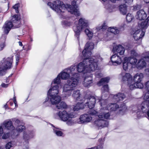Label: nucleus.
Listing matches in <instances>:
<instances>
[{
    "label": "nucleus",
    "mask_w": 149,
    "mask_h": 149,
    "mask_svg": "<svg viewBox=\"0 0 149 149\" xmlns=\"http://www.w3.org/2000/svg\"><path fill=\"white\" fill-rule=\"evenodd\" d=\"M94 44L92 42H87L85 45L84 49L82 52L85 59L82 62L79 63L76 67L77 71L79 72H83L85 74L91 73L98 68V62L101 61L102 59L98 54L95 57V59L90 57L91 52V50L94 48Z\"/></svg>",
    "instance_id": "1"
},
{
    "label": "nucleus",
    "mask_w": 149,
    "mask_h": 149,
    "mask_svg": "<svg viewBox=\"0 0 149 149\" xmlns=\"http://www.w3.org/2000/svg\"><path fill=\"white\" fill-rule=\"evenodd\" d=\"M76 68L75 65L72 66L69 68L65 69L58 74H60L61 78L63 80L68 79L71 76L63 86L62 95L64 98H67L71 96L72 91L78 84L79 80L76 77L78 74L77 72Z\"/></svg>",
    "instance_id": "2"
},
{
    "label": "nucleus",
    "mask_w": 149,
    "mask_h": 149,
    "mask_svg": "<svg viewBox=\"0 0 149 149\" xmlns=\"http://www.w3.org/2000/svg\"><path fill=\"white\" fill-rule=\"evenodd\" d=\"M82 0H74L72 2V5L64 4L63 2L59 0H56L53 3L48 2L47 5L59 14L60 17L63 19L66 18L65 12L67 10L77 16L80 15L78 6L76 4L79 3Z\"/></svg>",
    "instance_id": "3"
},
{
    "label": "nucleus",
    "mask_w": 149,
    "mask_h": 149,
    "mask_svg": "<svg viewBox=\"0 0 149 149\" xmlns=\"http://www.w3.org/2000/svg\"><path fill=\"white\" fill-rule=\"evenodd\" d=\"M99 101H100V112H101L98 115L99 118L104 117L109 119L110 116V111H115L118 108L120 109V111L123 113L127 110L126 106L124 104L121 105L119 107L118 105L116 104H108L107 100L104 98L103 100Z\"/></svg>",
    "instance_id": "4"
},
{
    "label": "nucleus",
    "mask_w": 149,
    "mask_h": 149,
    "mask_svg": "<svg viewBox=\"0 0 149 149\" xmlns=\"http://www.w3.org/2000/svg\"><path fill=\"white\" fill-rule=\"evenodd\" d=\"M144 101L139 106H134L132 107L133 112L136 113L138 119L143 117L144 114L146 117L149 119V93H146L143 98Z\"/></svg>",
    "instance_id": "5"
},
{
    "label": "nucleus",
    "mask_w": 149,
    "mask_h": 149,
    "mask_svg": "<svg viewBox=\"0 0 149 149\" xmlns=\"http://www.w3.org/2000/svg\"><path fill=\"white\" fill-rule=\"evenodd\" d=\"M88 25V21L85 18L81 17L79 19L77 25L73 27L75 36L77 38L78 40H79V36L81 31L85 29L84 32L89 38L90 39L92 37L93 33L88 29H86Z\"/></svg>",
    "instance_id": "6"
},
{
    "label": "nucleus",
    "mask_w": 149,
    "mask_h": 149,
    "mask_svg": "<svg viewBox=\"0 0 149 149\" xmlns=\"http://www.w3.org/2000/svg\"><path fill=\"white\" fill-rule=\"evenodd\" d=\"M109 88L108 85H104L102 88V96L101 97H95L94 96H90L88 98L84 99V106L88 107L90 109L94 107L95 101L98 100L99 102V104H100L101 100L104 99V97H107V95L108 94Z\"/></svg>",
    "instance_id": "7"
},
{
    "label": "nucleus",
    "mask_w": 149,
    "mask_h": 149,
    "mask_svg": "<svg viewBox=\"0 0 149 149\" xmlns=\"http://www.w3.org/2000/svg\"><path fill=\"white\" fill-rule=\"evenodd\" d=\"M20 19L19 15H15L13 16L11 20L12 22L6 21L2 28L4 33L7 34L12 28L19 27Z\"/></svg>",
    "instance_id": "8"
},
{
    "label": "nucleus",
    "mask_w": 149,
    "mask_h": 149,
    "mask_svg": "<svg viewBox=\"0 0 149 149\" xmlns=\"http://www.w3.org/2000/svg\"><path fill=\"white\" fill-rule=\"evenodd\" d=\"M54 116L56 118H59L61 120L66 122V124L68 125H72L74 123L72 119L74 117V115L71 113H68L65 111H59L55 114Z\"/></svg>",
    "instance_id": "9"
},
{
    "label": "nucleus",
    "mask_w": 149,
    "mask_h": 149,
    "mask_svg": "<svg viewBox=\"0 0 149 149\" xmlns=\"http://www.w3.org/2000/svg\"><path fill=\"white\" fill-rule=\"evenodd\" d=\"M143 78V75L142 73H137L133 77V81L129 85V88L131 90L136 88H142L143 85L142 81Z\"/></svg>",
    "instance_id": "10"
},
{
    "label": "nucleus",
    "mask_w": 149,
    "mask_h": 149,
    "mask_svg": "<svg viewBox=\"0 0 149 149\" xmlns=\"http://www.w3.org/2000/svg\"><path fill=\"white\" fill-rule=\"evenodd\" d=\"M12 57L4 58L0 63V74L1 76L5 74L7 69H10L12 66Z\"/></svg>",
    "instance_id": "11"
},
{
    "label": "nucleus",
    "mask_w": 149,
    "mask_h": 149,
    "mask_svg": "<svg viewBox=\"0 0 149 149\" xmlns=\"http://www.w3.org/2000/svg\"><path fill=\"white\" fill-rule=\"evenodd\" d=\"M145 31L142 30L141 29L133 30L132 32L133 37L136 40H139V44L141 43V39L144 36Z\"/></svg>",
    "instance_id": "12"
},
{
    "label": "nucleus",
    "mask_w": 149,
    "mask_h": 149,
    "mask_svg": "<svg viewBox=\"0 0 149 149\" xmlns=\"http://www.w3.org/2000/svg\"><path fill=\"white\" fill-rule=\"evenodd\" d=\"M96 113V111H93V112L90 113V114H84L81 115L78 119V123H83L90 122L92 119L91 115H94Z\"/></svg>",
    "instance_id": "13"
},
{
    "label": "nucleus",
    "mask_w": 149,
    "mask_h": 149,
    "mask_svg": "<svg viewBox=\"0 0 149 149\" xmlns=\"http://www.w3.org/2000/svg\"><path fill=\"white\" fill-rule=\"evenodd\" d=\"M101 113L100 110V112L97 114V115L99 119L95 121L94 125L99 128H102L107 127L108 125V122L107 121L104 120V119H106L104 117L102 118H99L98 116Z\"/></svg>",
    "instance_id": "14"
},
{
    "label": "nucleus",
    "mask_w": 149,
    "mask_h": 149,
    "mask_svg": "<svg viewBox=\"0 0 149 149\" xmlns=\"http://www.w3.org/2000/svg\"><path fill=\"white\" fill-rule=\"evenodd\" d=\"M119 78L122 81L127 82L129 87L130 84L132 82V77L129 73L122 72L119 75Z\"/></svg>",
    "instance_id": "15"
},
{
    "label": "nucleus",
    "mask_w": 149,
    "mask_h": 149,
    "mask_svg": "<svg viewBox=\"0 0 149 149\" xmlns=\"http://www.w3.org/2000/svg\"><path fill=\"white\" fill-rule=\"evenodd\" d=\"M49 99H50L51 104L53 105H56L61 100V97L58 95H52L48 96V98H46L45 101V103L48 101Z\"/></svg>",
    "instance_id": "16"
},
{
    "label": "nucleus",
    "mask_w": 149,
    "mask_h": 149,
    "mask_svg": "<svg viewBox=\"0 0 149 149\" xmlns=\"http://www.w3.org/2000/svg\"><path fill=\"white\" fill-rule=\"evenodd\" d=\"M111 61L114 65H117L121 64L122 59L121 58L116 54L113 55L111 58Z\"/></svg>",
    "instance_id": "17"
},
{
    "label": "nucleus",
    "mask_w": 149,
    "mask_h": 149,
    "mask_svg": "<svg viewBox=\"0 0 149 149\" xmlns=\"http://www.w3.org/2000/svg\"><path fill=\"white\" fill-rule=\"evenodd\" d=\"M59 86L58 85H52L49 89L48 93V96L52 95H58L59 93Z\"/></svg>",
    "instance_id": "18"
},
{
    "label": "nucleus",
    "mask_w": 149,
    "mask_h": 149,
    "mask_svg": "<svg viewBox=\"0 0 149 149\" xmlns=\"http://www.w3.org/2000/svg\"><path fill=\"white\" fill-rule=\"evenodd\" d=\"M13 122L16 127L15 130L19 132H21L25 129V127L22 125L20 121L18 119H15L13 120Z\"/></svg>",
    "instance_id": "19"
},
{
    "label": "nucleus",
    "mask_w": 149,
    "mask_h": 149,
    "mask_svg": "<svg viewBox=\"0 0 149 149\" xmlns=\"http://www.w3.org/2000/svg\"><path fill=\"white\" fill-rule=\"evenodd\" d=\"M113 51L115 52H116L117 54L122 56L123 55L125 52V48L121 45H119L113 47Z\"/></svg>",
    "instance_id": "20"
},
{
    "label": "nucleus",
    "mask_w": 149,
    "mask_h": 149,
    "mask_svg": "<svg viewBox=\"0 0 149 149\" xmlns=\"http://www.w3.org/2000/svg\"><path fill=\"white\" fill-rule=\"evenodd\" d=\"M92 83L93 78L91 74L89 75L88 74V76H86L83 82L84 86L86 87L90 86Z\"/></svg>",
    "instance_id": "21"
},
{
    "label": "nucleus",
    "mask_w": 149,
    "mask_h": 149,
    "mask_svg": "<svg viewBox=\"0 0 149 149\" xmlns=\"http://www.w3.org/2000/svg\"><path fill=\"white\" fill-rule=\"evenodd\" d=\"M147 17V15L144 10H141L137 12L136 18L139 20L144 19Z\"/></svg>",
    "instance_id": "22"
},
{
    "label": "nucleus",
    "mask_w": 149,
    "mask_h": 149,
    "mask_svg": "<svg viewBox=\"0 0 149 149\" xmlns=\"http://www.w3.org/2000/svg\"><path fill=\"white\" fill-rule=\"evenodd\" d=\"M111 96L113 97V100L116 102L123 100L126 97L125 95L122 93H118L114 95H112Z\"/></svg>",
    "instance_id": "23"
},
{
    "label": "nucleus",
    "mask_w": 149,
    "mask_h": 149,
    "mask_svg": "<svg viewBox=\"0 0 149 149\" xmlns=\"http://www.w3.org/2000/svg\"><path fill=\"white\" fill-rule=\"evenodd\" d=\"M34 135L33 132L30 131H26L24 133L23 139L25 141H26L32 138Z\"/></svg>",
    "instance_id": "24"
},
{
    "label": "nucleus",
    "mask_w": 149,
    "mask_h": 149,
    "mask_svg": "<svg viewBox=\"0 0 149 149\" xmlns=\"http://www.w3.org/2000/svg\"><path fill=\"white\" fill-rule=\"evenodd\" d=\"M127 60L132 67H136L137 60L134 57L130 56L125 57Z\"/></svg>",
    "instance_id": "25"
},
{
    "label": "nucleus",
    "mask_w": 149,
    "mask_h": 149,
    "mask_svg": "<svg viewBox=\"0 0 149 149\" xmlns=\"http://www.w3.org/2000/svg\"><path fill=\"white\" fill-rule=\"evenodd\" d=\"M84 105L83 102L80 101L72 107L74 111H78L80 109H83L84 108Z\"/></svg>",
    "instance_id": "26"
},
{
    "label": "nucleus",
    "mask_w": 149,
    "mask_h": 149,
    "mask_svg": "<svg viewBox=\"0 0 149 149\" xmlns=\"http://www.w3.org/2000/svg\"><path fill=\"white\" fill-rule=\"evenodd\" d=\"M149 25V17L144 21L141 22V24H139V26L143 30L146 29Z\"/></svg>",
    "instance_id": "27"
},
{
    "label": "nucleus",
    "mask_w": 149,
    "mask_h": 149,
    "mask_svg": "<svg viewBox=\"0 0 149 149\" xmlns=\"http://www.w3.org/2000/svg\"><path fill=\"white\" fill-rule=\"evenodd\" d=\"M146 65V63L143 59L139 60L136 65V67L138 69H141L144 68Z\"/></svg>",
    "instance_id": "28"
},
{
    "label": "nucleus",
    "mask_w": 149,
    "mask_h": 149,
    "mask_svg": "<svg viewBox=\"0 0 149 149\" xmlns=\"http://www.w3.org/2000/svg\"><path fill=\"white\" fill-rule=\"evenodd\" d=\"M127 5L124 4H121L119 7V10L121 14L123 15H125L127 12Z\"/></svg>",
    "instance_id": "29"
},
{
    "label": "nucleus",
    "mask_w": 149,
    "mask_h": 149,
    "mask_svg": "<svg viewBox=\"0 0 149 149\" xmlns=\"http://www.w3.org/2000/svg\"><path fill=\"white\" fill-rule=\"evenodd\" d=\"M3 125L8 130H13L15 128L13 125V123L10 120L4 122Z\"/></svg>",
    "instance_id": "30"
},
{
    "label": "nucleus",
    "mask_w": 149,
    "mask_h": 149,
    "mask_svg": "<svg viewBox=\"0 0 149 149\" xmlns=\"http://www.w3.org/2000/svg\"><path fill=\"white\" fill-rule=\"evenodd\" d=\"M55 106L56 108L58 109H62L67 108V105L66 103L63 101H61V100Z\"/></svg>",
    "instance_id": "31"
},
{
    "label": "nucleus",
    "mask_w": 149,
    "mask_h": 149,
    "mask_svg": "<svg viewBox=\"0 0 149 149\" xmlns=\"http://www.w3.org/2000/svg\"><path fill=\"white\" fill-rule=\"evenodd\" d=\"M6 36L3 35L0 39V51L2 50L6 46Z\"/></svg>",
    "instance_id": "32"
},
{
    "label": "nucleus",
    "mask_w": 149,
    "mask_h": 149,
    "mask_svg": "<svg viewBox=\"0 0 149 149\" xmlns=\"http://www.w3.org/2000/svg\"><path fill=\"white\" fill-rule=\"evenodd\" d=\"M72 97L76 100H80L81 97L79 91L77 90L74 91L72 94Z\"/></svg>",
    "instance_id": "33"
},
{
    "label": "nucleus",
    "mask_w": 149,
    "mask_h": 149,
    "mask_svg": "<svg viewBox=\"0 0 149 149\" xmlns=\"http://www.w3.org/2000/svg\"><path fill=\"white\" fill-rule=\"evenodd\" d=\"M110 79L109 77H106L102 78L98 83L97 85L99 86L103 85V84L108 83Z\"/></svg>",
    "instance_id": "34"
},
{
    "label": "nucleus",
    "mask_w": 149,
    "mask_h": 149,
    "mask_svg": "<svg viewBox=\"0 0 149 149\" xmlns=\"http://www.w3.org/2000/svg\"><path fill=\"white\" fill-rule=\"evenodd\" d=\"M127 60V58L125 57L124 58L123 63V68L124 70H126L129 67L131 66Z\"/></svg>",
    "instance_id": "35"
},
{
    "label": "nucleus",
    "mask_w": 149,
    "mask_h": 149,
    "mask_svg": "<svg viewBox=\"0 0 149 149\" xmlns=\"http://www.w3.org/2000/svg\"><path fill=\"white\" fill-rule=\"evenodd\" d=\"M108 31L115 34H118L119 33V30L118 28L115 27H111L108 29Z\"/></svg>",
    "instance_id": "36"
},
{
    "label": "nucleus",
    "mask_w": 149,
    "mask_h": 149,
    "mask_svg": "<svg viewBox=\"0 0 149 149\" xmlns=\"http://www.w3.org/2000/svg\"><path fill=\"white\" fill-rule=\"evenodd\" d=\"M61 78L60 74H58L57 77L52 81L51 85H54V84H56V85H58V86L61 82Z\"/></svg>",
    "instance_id": "37"
},
{
    "label": "nucleus",
    "mask_w": 149,
    "mask_h": 149,
    "mask_svg": "<svg viewBox=\"0 0 149 149\" xmlns=\"http://www.w3.org/2000/svg\"><path fill=\"white\" fill-rule=\"evenodd\" d=\"M16 144L14 141H11L7 143L5 145V148L6 149H10L11 148L13 147Z\"/></svg>",
    "instance_id": "38"
},
{
    "label": "nucleus",
    "mask_w": 149,
    "mask_h": 149,
    "mask_svg": "<svg viewBox=\"0 0 149 149\" xmlns=\"http://www.w3.org/2000/svg\"><path fill=\"white\" fill-rule=\"evenodd\" d=\"M54 133L58 136H61L63 135L62 132L59 129L54 128L53 129Z\"/></svg>",
    "instance_id": "39"
},
{
    "label": "nucleus",
    "mask_w": 149,
    "mask_h": 149,
    "mask_svg": "<svg viewBox=\"0 0 149 149\" xmlns=\"http://www.w3.org/2000/svg\"><path fill=\"white\" fill-rule=\"evenodd\" d=\"M134 18L133 15L130 13H128L126 15V19L128 22H131Z\"/></svg>",
    "instance_id": "40"
},
{
    "label": "nucleus",
    "mask_w": 149,
    "mask_h": 149,
    "mask_svg": "<svg viewBox=\"0 0 149 149\" xmlns=\"http://www.w3.org/2000/svg\"><path fill=\"white\" fill-rule=\"evenodd\" d=\"M107 28V26L105 23H103L102 25L99 26L96 28V29L98 31L102 29V30Z\"/></svg>",
    "instance_id": "41"
},
{
    "label": "nucleus",
    "mask_w": 149,
    "mask_h": 149,
    "mask_svg": "<svg viewBox=\"0 0 149 149\" xmlns=\"http://www.w3.org/2000/svg\"><path fill=\"white\" fill-rule=\"evenodd\" d=\"M142 57L149 60V52H145L142 54Z\"/></svg>",
    "instance_id": "42"
},
{
    "label": "nucleus",
    "mask_w": 149,
    "mask_h": 149,
    "mask_svg": "<svg viewBox=\"0 0 149 149\" xmlns=\"http://www.w3.org/2000/svg\"><path fill=\"white\" fill-rule=\"evenodd\" d=\"M10 137V134L9 133H4L2 136V138L3 139H6Z\"/></svg>",
    "instance_id": "43"
},
{
    "label": "nucleus",
    "mask_w": 149,
    "mask_h": 149,
    "mask_svg": "<svg viewBox=\"0 0 149 149\" xmlns=\"http://www.w3.org/2000/svg\"><path fill=\"white\" fill-rule=\"evenodd\" d=\"M114 7L113 6L109 5L107 8L109 11L110 12H111L114 10Z\"/></svg>",
    "instance_id": "44"
},
{
    "label": "nucleus",
    "mask_w": 149,
    "mask_h": 149,
    "mask_svg": "<svg viewBox=\"0 0 149 149\" xmlns=\"http://www.w3.org/2000/svg\"><path fill=\"white\" fill-rule=\"evenodd\" d=\"M131 55L132 56H131L132 57H136L137 56H138V54L136 53L135 51L134 50H132L131 51Z\"/></svg>",
    "instance_id": "45"
},
{
    "label": "nucleus",
    "mask_w": 149,
    "mask_h": 149,
    "mask_svg": "<svg viewBox=\"0 0 149 149\" xmlns=\"http://www.w3.org/2000/svg\"><path fill=\"white\" fill-rule=\"evenodd\" d=\"M126 25L125 24L122 25L120 26L118 28V29L119 30V32L120 31H122L125 30V28Z\"/></svg>",
    "instance_id": "46"
},
{
    "label": "nucleus",
    "mask_w": 149,
    "mask_h": 149,
    "mask_svg": "<svg viewBox=\"0 0 149 149\" xmlns=\"http://www.w3.org/2000/svg\"><path fill=\"white\" fill-rule=\"evenodd\" d=\"M132 8H133L132 10L134 11H136L137 10L139 9L140 8V6L139 5H137L135 6H134Z\"/></svg>",
    "instance_id": "47"
},
{
    "label": "nucleus",
    "mask_w": 149,
    "mask_h": 149,
    "mask_svg": "<svg viewBox=\"0 0 149 149\" xmlns=\"http://www.w3.org/2000/svg\"><path fill=\"white\" fill-rule=\"evenodd\" d=\"M62 23L65 26H70L72 23L68 21H64L62 22Z\"/></svg>",
    "instance_id": "48"
},
{
    "label": "nucleus",
    "mask_w": 149,
    "mask_h": 149,
    "mask_svg": "<svg viewBox=\"0 0 149 149\" xmlns=\"http://www.w3.org/2000/svg\"><path fill=\"white\" fill-rule=\"evenodd\" d=\"M18 4H16L13 7V8L15 9L16 12L17 13H18L19 12V11L18 10Z\"/></svg>",
    "instance_id": "49"
},
{
    "label": "nucleus",
    "mask_w": 149,
    "mask_h": 149,
    "mask_svg": "<svg viewBox=\"0 0 149 149\" xmlns=\"http://www.w3.org/2000/svg\"><path fill=\"white\" fill-rule=\"evenodd\" d=\"M8 84H5L4 83H3L1 84V86L2 87L6 88L8 87Z\"/></svg>",
    "instance_id": "50"
},
{
    "label": "nucleus",
    "mask_w": 149,
    "mask_h": 149,
    "mask_svg": "<svg viewBox=\"0 0 149 149\" xmlns=\"http://www.w3.org/2000/svg\"><path fill=\"white\" fill-rule=\"evenodd\" d=\"M125 3H129L132 2L133 0H124Z\"/></svg>",
    "instance_id": "51"
},
{
    "label": "nucleus",
    "mask_w": 149,
    "mask_h": 149,
    "mask_svg": "<svg viewBox=\"0 0 149 149\" xmlns=\"http://www.w3.org/2000/svg\"><path fill=\"white\" fill-rule=\"evenodd\" d=\"M19 57L17 56L16 57V65L17 64L18 62L19 61Z\"/></svg>",
    "instance_id": "52"
},
{
    "label": "nucleus",
    "mask_w": 149,
    "mask_h": 149,
    "mask_svg": "<svg viewBox=\"0 0 149 149\" xmlns=\"http://www.w3.org/2000/svg\"><path fill=\"white\" fill-rule=\"evenodd\" d=\"M102 76V74L100 73H97L96 74V77L97 78L100 77Z\"/></svg>",
    "instance_id": "53"
},
{
    "label": "nucleus",
    "mask_w": 149,
    "mask_h": 149,
    "mask_svg": "<svg viewBox=\"0 0 149 149\" xmlns=\"http://www.w3.org/2000/svg\"><path fill=\"white\" fill-rule=\"evenodd\" d=\"M145 72L147 75H149V69H145Z\"/></svg>",
    "instance_id": "54"
},
{
    "label": "nucleus",
    "mask_w": 149,
    "mask_h": 149,
    "mask_svg": "<svg viewBox=\"0 0 149 149\" xmlns=\"http://www.w3.org/2000/svg\"><path fill=\"white\" fill-rule=\"evenodd\" d=\"M31 46L30 45H28L27 47L26 48V51H28L31 49Z\"/></svg>",
    "instance_id": "55"
},
{
    "label": "nucleus",
    "mask_w": 149,
    "mask_h": 149,
    "mask_svg": "<svg viewBox=\"0 0 149 149\" xmlns=\"http://www.w3.org/2000/svg\"><path fill=\"white\" fill-rule=\"evenodd\" d=\"M18 135V134H14V135H11V136L12 138H14L16 136Z\"/></svg>",
    "instance_id": "56"
},
{
    "label": "nucleus",
    "mask_w": 149,
    "mask_h": 149,
    "mask_svg": "<svg viewBox=\"0 0 149 149\" xmlns=\"http://www.w3.org/2000/svg\"><path fill=\"white\" fill-rule=\"evenodd\" d=\"M18 43H19V45L20 46H23L22 43V42H20V41L19 42H18Z\"/></svg>",
    "instance_id": "57"
},
{
    "label": "nucleus",
    "mask_w": 149,
    "mask_h": 149,
    "mask_svg": "<svg viewBox=\"0 0 149 149\" xmlns=\"http://www.w3.org/2000/svg\"><path fill=\"white\" fill-rule=\"evenodd\" d=\"M13 100V102H17L16 100V97H14Z\"/></svg>",
    "instance_id": "58"
},
{
    "label": "nucleus",
    "mask_w": 149,
    "mask_h": 149,
    "mask_svg": "<svg viewBox=\"0 0 149 149\" xmlns=\"http://www.w3.org/2000/svg\"><path fill=\"white\" fill-rule=\"evenodd\" d=\"M14 102V103L15 104V107H17V102Z\"/></svg>",
    "instance_id": "59"
},
{
    "label": "nucleus",
    "mask_w": 149,
    "mask_h": 149,
    "mask_svg": "<svg viewBox=\"0 0 149 149\" xmlns=\"http://www.w3.org/2000/svg\"><path fill=\"white\" fill-rule=\"evenodd\" d=\"M144 1L146 3H148L149 2V0H144Z\"/></svg>",
    "instance_id": "60"
},
{
    "label": "nucleus",
    "mask_w": 149,
    "mask_h": 149,
    "mask_svg": "<svg viewBox=\"0 0 149 149\" xmlns=\"http://www.w3.org/2000/svg\"><path fill=\"white\" fill-rule=\"evenodd\" d=\"M9 104H10V105L11 106H12L13 104V103L12 102H10L9 103Z\"/></svg>",
    "instance_id": "61"
},
{
    "label": "nucleus",
    "mask_w": 149,
    "mask_h": 149,
    "mask_svg": "<svg viewBox=\"0 0 149 149\" xmlns=\"http://www.w3.org/2000/svg\"><path fill=\"white\" fill-rule=\"evenodd\" d=\"M23 49L24 50H26V48L25 47H24V46L23 47Z\"/></svg>",
    "instance_id": "62"
},
{
    "label": "nucleus",
    "mask_w": 149,
    "mask_h": 149,
    "mask_svg": "<svg viewBox=\"0 0 149 149\" xmlns=\"http://www.w3.org/2000/svg\"><path fill=\"white\" fill-rule=\"evenodd\" d=\"M4 107L6 108L7 107V104H6L4 106Z\"/></svg>",
    "instance_id": "63"
},
{
    "label": "nucleus",
    "mask_w": 149,
    "mask_h": 149,
    "mask_svg": "<svg viewBox=\"0 0 149 149\" xmlns=\"http://www.w3.org/2000/svg\"><path fill=\"white\" fill-rule=\"evenodd\" d=\"M0 149H3V148L1 147L0 146Z\"/></svg>",
    "instance_id": "64"
}]
</instances>
